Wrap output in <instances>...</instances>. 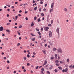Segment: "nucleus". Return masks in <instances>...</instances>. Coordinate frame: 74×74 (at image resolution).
Returning a JSON list of instances; mask_svg holds the SVG:
<instances>
[{
    "label": "nucleus",
    "mask_w": 74,
    "mask_h": 74,
    "mask_svg": "<svg viewBox=\"0 0 74 74\" xmlns=\"http://www.w3.org/2000/svg\"><path fill=\"white\" fill-rule=\"evenodd\" d=\"M23 59H24V60H26V57H24L23 58Z\"/></svg>",
    "instance_id": "obj_40"
},
{
    "label": "nucleus",
    "mask_w": 74,
    "mask_h": 74,
    "mask_svg": "<svg viewBox=\"0 0 74 74\" xmlns=\"http://www.w3.org/2000/svg\"><path fill=\"white\" fill-rule=\"evenodd\" d=\"M7 63H10V61H9V60L7 61Z\"/></svg>",
    "instance_id": "obj_43"
},
{
    "label": "nucleus",
    "mask_w": 74,
    "mask_h": 74,
    "mask_svg": "<svg viewBox=\"0 0 74 74\" xmlns=\"http://www.w3.org/2000/svg\"><path fill=\"white\" fill-rule=\"evenodd\" d=\"M66 61L67 62H69V61H70V59L69 58H68L66 59Z\"/></svg>",
    "instance_id": "obj_20"
},
{
    "label": "nucleus",
    "mask_w": 74,
    "mask_h": 74,
    "mask_svg": "<svg viewBox=\"0 0 74 74\" xmlns=\"http://www.w3.org/2000/svg\"><path fill=\"white\" fill-rule=\"evenodd\" d=\"M13 73H14V74H15V73H16V71H14Z\"/></svg>",
    "instance_id": "obj_59"
},
{
    "label": "nucleus",
    "mask_w": 74,
    "mask_h": 74,
    "mask_svg": "<svg viewBox=\"0 0 74 74\" xmlns=\"http://www.w3.org/2000/svg\"><path fill=\"white\" fill-rule=\"evenodd\" d=\"M54 71L56 73H58V69H55L54 70Z\"/></svg>",
    "instance_id": "obj_10"
},
{
    "label": "nucleus",
    "mask_w": 74,
    "mask_h": 74,
    "mask_svg": "<svg viewBox=\"0 0 74 74\" xmlns=\"http://www.w3.org/2000/svg\"><path fill=\"white\" fill-rule=\"evenodd\" d=\"M6 32H8V33H10V30H8V29H7L6 30Z\"/></svg>",
    "instance_id": "obj_22"
},
{
    "label": "nucleus",
    "mask_w": 74,
    "mask_h": 74,
    "mask_svg": "<svg viewBox=\"0 0 74 74\" xmlns=\"http://www.w3.org/2000/svg\"><path fill=\"white\" fill-rule=\"evenodd\" d=\"M51 24H52L53 23V20H51Z\"/></svg>",
    "instance_id": "obj_44"
},
{
    "label": "nucleus",
    "mask_w": 74,
    "mask_h": 74,
    "mask_svg": "<svg viewBox=\"0 0 74 74\" xmlns=\"http://www.w3.org/2000/svg\"><path fill=\"white\" fill-rule=\"evenodd\" d=\"M49 29V27H45V31H46V32H47L48 31V30Z\"/></svg>",
    "instance_id": "obj_4"
},
{
    "label": "nucleus",
    "mask_w": 74,
    "mask_h": 74,
    "mask_svg": "<svg viewBox=\"0 0 74 74\" xmlns=\"http://www.w3.org/2000/svg\"><path fill=\"white\" fill-rule=\"evenodd\" d=\"M36 3V1H35L34 0H33V3Z\"/></svg>",
    "instance_id": "obj_51"
},
{
    "label": "nucleus",
    "mask_w": 74,
    "mask_h": 74,
    "mask_svg": "<svg viewBox=\"0 0 74 74\" xmlns=\"http://www.w3.org/2000/svg\"><path fill=\"white\" fill-rule=\"evenodd\" d=\"M62 72H65V70L63 69L62 71Z\"/></svg>",
    "instance_id": "obj_52"
},
{
    "label": "nucleus",
    "mask_w": 74,
    "mask_h": 74,
    "mask_svg": "<svg viewBox=\"0 0 74 74\" xmlns=\"http://www.w3.org/2000/svg\"><path fill=\"white\" fill-rule=\"evenodd\" d=\"M4 29V28L2 26L0 27V31H3Z\"/></svg>",
    "instance_id": "obj_6"
},
{
    "label": "nucleus",
    "mask_w": 74,
    "mask_h": 74,
    "mask_svg": "<svg viewBox=\"0 0 74 74\" xmlns=\"http://www.w3.org/2000/svg\"><path fill=\"white\" fill-rule=\"evenodd\" d=\"M27 66H30V64L29 63H28L27 64Z\"/></svg>",
    "instance_id": "obj_37"
},
{
    "label": "nucleus",
    "mask_w": 74,
    "mask_h": 74,
    "mask_svg": "<svg viewBox=\"0 0 74 74\" xmlns=\"http://www.w3.org/2000/svg\"><path fill=\"white\" fill-rule=\"evenodd\" d=\"M49 43L50 45H51L52 46L53 44L51 42H49Z\"/></svg>",
    "instance_id": "obj_15"
},
{
    "label": "nucleus",
    "mask_w": 74,
    "mask_h": 74,
    "mask_svg": "<svg viewBox=\"0 0 74 74\" xmlns=\"http://www.w3.org/2000/svg\"><path fill=\"white\" fill-rule=\"evenodd\" d=\"M22 69H25V67H24V66H23L22 67Z\"/></svg>",
    "instance_id": "obj_49"
},
{
    "label": "nucleus",
    "mask_w": 74,
    "mask_h": 74,
    "mask_svg": "<svg viewBox=\"0 0 74 74\" xmlns=\"http://www.w3.org/2000/svg\"><path fill=\"white\" fill-rule=\"evenodd\" d=\"M47 4L46 3L45 5V7H47Z\"/></svg>",
    "instance_id": "obj_56"
},
{
    "label": "nucleus",
    "mask_w": 74,
    "mask_h": 74,
    "mask_svg": "<svg viewBox=\"0 0 74 74\" xmlns=\"http://www.w3.org/2000/svg\"><path fill=\"white\" fill-rule=\"evenodd\" d=\"M25 19L26 20H27H27H28V18H27V17H26L25 18Z\"/></svg>",
    "instance_id": "obj_63"
},
{
    "label": "nucleus",
    "mask_w": 74,
    "mask_h": 74,
    "mask_svg": "<svg viewBox=\"0 0 74 74\" xmlns=\"http://www.w3.org/2000/svg\"><path fill=\"white\" fill-rule=\"evenodd\" d=\"M36 31H39V29L37 28L36 29Z\"/></svg>",
    "instance_id": "obj_48"
},
{
    "label": "nucleus",
    "mask_w": 74,
    "mask_h": 74,
    "mask_svg": "<svg viewBox=\"0 0 74 74\" xmlns=\"http://www.w3.org/2000/svg\"><path fill=\"white\" fill-rule=\"evenodd\" d=\"M65 67H68V65L66 64V65H65Z\"/></svg>",
    "instance_id": "obj_42"
},
{
    "label": "nucleus",
    "mask_w": 74,
    "mask_h": 74,
    "mask_svg": "<svg viewBox=\"0 0 74 74\" xmlns=\"http://www.w3.org/2000/svg\"><path fill=\"white\" fill-rule=\"evenodd\" d=\"M39 66H36V69H38V67H39Z\"/></svg>",
    "instance_id": "obj_39"
},
{
    "label": "nucleus",
    "mask_w": 74,
    "mask_h": 74,
    "mask_svg": "<svg viewBox=\"0 0 74 74\" xmlns=\"http://www.w3.org/2000/svg\"><path fill=\"white\" fill-rule=\"evenodd\" d=\"M49 37H51L52 36V32L51 31H50L49 32Z\"/></svg>",
    "instance_id": "obj_2"
},
{
    "label": "nucleus",
    "mask_w": 74,
    "mask_h": 74,
    "mask_svg": "<svg viewBox=\"0 0 74 74\" xmlns=\"http://www.w3.org/2000/svg\"><path fill=\"white\" fill-rule=\"evenodd\" d=\"M39 11L40 12H41V8H40L39 9Z\"/></svg>",
    "instance_id": "obj_46"
},
{
    "label": "nucleus",
    "mask_w": 74,
    "mask_h": 74,
    "mask_svg": "<svg viewBox=\"0 0 74 74\" xmlns=\"http://www.w3.org/2000/svg\"><path fill=\"white\" fill-rule=\"evenodd\" d=\"M46 67L48 68V64H47L46 66Z\"/></svg>",
    "instance_id": "obj_38"
},
{
    "label": "nucleus",
    "mask_w": 74,
    "mask_h": 74,
    "mask_svg": "<svg viewBox=\"0 0 74 74\" xmlns=\"http://www.w3.org/2000/svg\"><path fill=\"white\" fill-rule=\"evenodd\" d=\"M24 53H26L27 52V51L26 50H24Z\"/></svg>",
    "instance_id": "obj_62"
},
{
    "label": "nucleus",
    "mask_w": 74,
    "mask_h": 74,
    "mask_svg": "<svg viewBox=\"0 0 74 74\" xmlns=\"http://www.w3.org/2000/svg\"><path fill=\"white\" fill-rule=\"evenodd\" d=\"M40 3L41 4H42L43 3V2H42V1H41L40 2Z\"/></svg>",
    "instance_id": "obj_45"
},
{
    "label": "nucleus",
    "mask_w": 74,
    "mask_h": 74,
    "mask_svg": "<svg viewBox=\"0 0 74 74\" xmlns=\"http://www.w3.org/2000/svg\"><path fill=\"white\" fill-rule=\"evenodd\" d=\"M56 66H59L60 65V64H56Z\"/></svg>",
    "instance_id": "obj_21"
},
{
    "label": "nucleus",
    "mask_w": 74,
    "mask_h": 74,
    "mask_svg": "<svg viewBox=\"0 0 74 74\" xmlns=\"http://www.w3.org/2000/svg\"><path fill=\"white\" fill-rule=\"evenodd\" d=\"M53 5H54V3H52L51 4V8H53Z\"/></svg>",
    "instance_id": "obj_8"
},
{
    "label": "nucleus",
    "mask_w": 74,
    "mask_h": 74,
    "mask_svg": "<svg viewBox=\"0 0 74 74\" xmlns=\"http://www.w3.org/2000/svg\"><path fill=\"white\" fill-rule=\"evenodd\" d=\"M27 58H30V55L29 54H27Z\"/></svg>",
    "instance_id": "obj_36"
},
{
    "label": "nucleus",
    "mask_w": 74,
    "mask_h": 74,
    "mask_svg": "<svg viewBox=\"0 0 74 74\" xmlns=\"http://www.w3.org/2000/svg\"><path fill=\"white\" fill-rule=\"evenodd\" d=\"M42 52L43 53L45 54H46V53H45V51H42Z\"/></svg>",
    "instance_id": "obj_30"
},
{
    "label": "nucleus",
    "mask_w": 74,
    "mask_h": 74,
    "mask_svg": "<svg viewBox=\"0 0 74 74\" xmlns=\"http://www.w3.org/2000/svg\"><path fill=\"white\" fill-rule=\"evenodd\" d=\"M22 25H20L19 27V29H20L21 28H22Z\"/></svg>",
    "instance_id": "obj_35"
},
{
    "label": "nucleus",
    "mask_w": 74,
    "mask_h": 74,
    "mask_svg": "<svg viewBox=\"0 0 74 74\" xmlns=\"http://www.w3.org/2000/svg\"><path fill=\"white\" fill-rule=\"evenodd\" d=\"M41 31H42L43 30V28H41Z\"/></svg>",
    "instance_id": "obj_57"
},
{
    "label": "nucleus",
    "mask_w": 74,
    "mask_h": 74,
    "mask_svg": "<svg viewBox=\"0 0 74 74\" xmlns=\"http://www.w3.org/2000/svg\"><path fill=\"white\" fill-rule=\"evenodd\" d=\"M28 12L27 11H25V14H27Z\"/></svg>",
    "instance_id": "obj_58"
},
{
    "label": "nucleus",
    "mask_w": 74,
    "mask_h": 74,
    "mask_svg": "<svg viewBox=\"0 0 74 74\" xmlns=\"http://www.w3.org/2000/svg\"><path fill=\"white\" fill-rule=\"evenodd\" d=\"M52 11H53V9L52 8V9H51L50 10V13H51V12H52Z\"/></svg>",
    "instance_id": "obj_19"
},
{
    "label": "nucleus",
    "mask_w": 74,
    "mask_h": 74,
    "mask_svg": "<svg viewBox=\"0 0 74 74\" xmlns=\"http://www.w3.org/2000/svg\"><path fill=\"white\" fill-rule=\"evenodd\" d=\"M18 16H15L16 20H15V21H16V20H17V19H18Z\"/></svg>",
    "instance_id": "obj_24"
},
{
    "label": "nucleus",
    "mask_w": 74,
    "mask_h": 74,
    "mask_svg": "<svg viewBox=\"0 0 74 74\" xmlns=\"http://www.w3.org/2000/svg\"><path fill=\"white\" fill-rule=\"evenodd\" d=\"M38 34L39 36H41V33L39 31L38 32Z\"/></svg>",
    "instance_id": "obj_29"
},
{
    "label": "nucleus",
    "mask_w": 74,
    "mask_h": 74,
    "mask_svg": "<svg viewBox=\"0 0 74 74\" xmlns=\"http://www.w3.org/2000/svg\"><path fill=\"white\" fill-rule=\"evenodd\" d=\"M37 5L36 3H34L33 4V6H34V5Z\"/></svg>",
    "instance_id": "obj_32"
},
{
    "label": "nucleus",
    "mask_w": 74,
    "mask_h": 74,
    "mask_svg": "<svg viewBox=\"0 0 74 74\" xmlns=\"http://www.w3.org/2000/svg\"><path fill=\"white\" fill-rule=\"evenodd\" d=\"M40 74H44V72H43V71H41V72H40Z\"/></svg>",
    "instance_id": "obj_25"
},
{
    "label": "nucleus",
    "mask_w": 74,
    "mask_h": 74,
    "mask_svg": "<svg viewBox=\"0 0 74 74\" xmlns=\"http://www.w3.org/2000/svg\"><path fill=\"white\" fill-rule=\"evenodd\" d=\"M53 59H54V57H52L51 58V60H53Z\"/></svg>",
    "instance_id": "obj_34"
},
{
    "label": "nucleus",
    "mask_w": 74,
    "mask_h": 74,
    "mask_svg": "<svg viewBox=\"0 0 74 74\" xmlns=\"http://www.w3.org/2000/svg\"><path fill=\"white\" fill-rule=\"evenodd\" d=\"M47 74H50V72H49V71H48L47 72Z\"/></svg>",
    "instance_id": "obj_54"
},
{
    "label": "nucleus",
    "mask_w": 74,
    "mask_h": 74,
    "mask_svg": "<svg viewBox=\"0 0 74 74\" xmlns=\"http://www.w3.org/2000/svg\"><path fill=\"white\" fill-rule=\"evenodd\" d=\"M68 69H67V68H66L65 69V73H66V72H67V71H68Z\"/></svg>",
    "instance_id": "obj_16"
},
{
    "label": "nucleus",
    "mask_w": 74,
    "mask_h": 74,
    "mask_svg": "<svg viewBox=\"0 0 74 74\" xmlns=\"http://www.w3.org/2000/svg\"><path fill=\"white\" fill-rule=\"evenodd\" d=\"M7 6H8V7H10V5H6Z\"/></svg>",
    "instance_id": "obj_41"
},
{
    "label": "nucleus",
    "mask_w": 74,
    "mask_h": 74,
    "mask_svg": "<svg viewBox=\"0 0 74 74\" xmlns=\"http://www.w3.org/2000/svg\"><path fill=\"white\" fill-rule=\"evenodd\" d=\"M53 67V65H52L51 66L49 67V70H52V68Z\"/></svg>",
    "instance_id": "obj_7"
},
{
    "label": "nucleus",
    "mask_w": 74,
    "mask_h": 74,
    "mask_svg": "<svg viewBox=\"0 0 74 74\" xmlns=\"http://www.w3.org/2000/svg\"><path fill=\"white\" fill-rule=\"evenodd\" d=\"M38 22H41V19L39 18L38 19Z\"/></svg>",
    "instance_id": "obj_13"
},
{
    "label": "nucleus",
    "mask_w": 74,
    "mask_h": 74,
    "mask_svg": "<svg viewBox=\"0 0 74 74\" xmlns=\"http://www.w3.org/2000/svg\"><path fill=\"white\" fill-rule=\"evenodd\" d=\"M57 52L58 53H59V52H60V53H62V49L60 48L58 49H57Z\"/></svg>",
    "instance_id": "obj_1"
},
{
    "label": "nucleus",
    "mask_w": 74,
    "mask_h": 74,
    "mask_svg": "<svg viewBox=\"0 0 74 74\" xmlns=\"http://www.w3.org/2000/svg\"><path fill=\"white\" fill-rule=\"evenodd\" d=\"M55 62L56 63H58L59 62V60H56L55 61Z\"/></svg>",
    "instance_id": "obj_26"
},
{
    "label": "nucleus",
    "mask_w": 74,
    "mask_h": 74,
    "mask_svg": "<svg viewBox=\"0 0 74 74\" xmlns=\"http://www.w3.org/2000/svg\"><path fill=\"white\" fill-rule=\"evenodd\" d=\"M47 63V61H45L44 63L42 64V66H45Z\"/></svg>",
    "instance_id": "obj_5"
},
{
    "label": "nucleus",
    "mask_w": 74,
    "mask_h": 74,
    "mask_svg": "<svg viewBox=\"0 0 74 74\" xmlns=\"http://www.w3.org/2000/svg\"><path fill=\"white\" fill-rule=\"evenodd\" d=\"M70 68H71L72 67V65H71V66H69Z\"/></svg>",
    "instance_id": "obj_53"
},
{
    "label": "nucleus",
    "mask_w": 74,
    "mask_h": 74,
    "mask_svg": "<svg viewBox=\"0 0 74 74\" xmlns=\"http://www.w3.org/2000/svg\"><path fill=\"white\" fill-rule=\"evenodd\" d=\"M55 56V59H56L57 58V54H56L54 55Z\"/></svg>",
    "instance_id": "obj_9"
},
{
    "label": "nucleus",
    "mask_w": 74,
    "mask_h": 74,
    "mask_svg": "<svg viewBox=\"0 0 74 74\" xmlns=\"http://www.w3.org/2000/svg\"><path fill=\"white\" fill-rule=\"evenodd\" d=\"M37 10V7L36 6L34 8V10Z\"/></svg>",
    "instance_id": "obj_17"
},
{
    "label": "nucleus",
    "mask_w": 74,
    "mask_h": 74,
    "mask_svg": "<svg viewBox=\"0 0 74 74\" xmlns=\"http://www.w3.org/2000/svg\"><path fill=\"white\" fill-rule=\"evenodd\" d=\"M53 51H56V50H57V49H56V48H53Z\"/></svg>",
    "instance_id": "obj_12"
},
{
    "label": "nucleus",
    "mask_w": 74,
    "mask_h": 74,
    "mask_svg": "<svg viewBox=\"0 0 74 74\" xmlns=\"http://www.w3.org/2000/svg\"><path fill=\"white\" fill-rule=\"evenodd\" d=\"M56 32L58 33V35L59 34V27H58L56 29Z\"/></svg>",
    "instance_id": "obj_3"
},
{
    "label": "nucleus",
    "mask_w": 74,
    "mask_h": 74,
    "mask_svg": "<svg viewBox=\"0 0 74 74\" xmlns=\"http://www.w3.org/2000/svg\"><path fill=\"white\" fill-rule=\"evenodd\" d=\"M7 17H9V16H10V15L8 14H7Z\"/></svg>",
    "instance_id": "obj_61"
},
{
    "label": "nucleus",
    "mask_w": 74,
    "mask_h": 74,
    "mask_svg": "<svg viewBox=\"0 0 74 74\" xmlns=\"http://www.w3.org/2000/svg\"><path fill=\"white\" fill-rule=\"evenodd\" d=\"M36 19H37V17L35 16L34 17V20L35 21V20H36Z\"/></svg>",
    "instance_id": "obj_28"
},
{
    "label": "nucleus",
    "mask_w": 74,
    "mask_h": 74,
    "mask_svg": "<svg viewBox=\"0 0 74 74\" xmlns=\"http://www.w3.org/2000/svg\"><path fill=\"white\" fill-rule=\"evenodd\" d=\"M18 35H21V34L20 33V32H18Z\"/></svg>",
    "instance_id": "obj_64"
},
{
    "label": "nucleus",
    "mask_w": 74,
    "mask_h": 74,
    "mask_svg": "<svg viewBox=\"0 0 74 74\" xmlns=\"http://www.w3.org/2000/svg\"><path fill=\"white\" fill-rule=\"evenodd\" d=\"M45 47H47V44H45Z\"/></svg>",
    "instance_id": "obj_60"
},
{
    "label": "nucleus",
    "mask_w": 74,
    "mask_h": 74,
    "mask_svg": "<svg viewBox=\"0 0 74 74\" xmlns=\"http://www.w3.org/2000/svg\"><path fill=\"white\" fill-rule=\"evenodd\" d=\"M48 26H50V27H51L52 26V25H51V24H49L48 25Z\"/></svg>",
    "instance_id": "obj_27"
},
{
    "label": "nucleus",
    "mask_w": 74,
    "mask_h": 74,
    "mask_svg": "<svg viewBox=\"0 0 74 74\" xmlns=\"http://www.w3.org/2000/svg\"><path fill=\"white\" fill-rule=\"evenodd\" d=\"M58 68L60 70H62V68L61 66H58Z\"/></svg>",
    "instance_id": "obj_11"
},
{
    "label": "nucleus",
    "mask_w": 74,
    "mask_h": 74,
    "mask_svg": "<svg viewBox=\"0 0 74 74\" xmlns=\"http://www.w3.org/2000/svg\"><path fill=\"white\" fill-rule=\"evenodd\" d=\"M7 11H10V9H8L7 10Z\"/></svg>",
    "instance_id": "obj_55"
},
{
    "label": "nucleus",
    "mask_w": 74,
    "mask_h": 74,
    "mask_svg": "<svg viewBox=\"0 0 74 74\" xmlns=\"http://www.w3.org/2000/svg\"><path fill=\"white\" fill-rule=\"evenodd\" d=\"M34 26V23H33V22L31 25V27H32V26Z\"/></svg>",
    "instance_id": "obj_18"
},
{
    "label": "nucleus",
    "mask_w": 74,
    "mask_h": 74,
    "mask_svg": "<svg viewBox=\"0 0 74 74\" xmlns=\"http://www.w3.org/2000/svg\"><path fill=\"white\" fill-rule=\"evenodd\" d=\"M64 11H66H66H67V9L66 8H64Z\"/></svg>",
    "instance_id": "obj_23"
},
{
    "label": "nucleus",
    "mask_w": 74,
    "mask_h": 74,
    "mask_svg": "<svg viewBox=\"0 0 74 74\" xmlns=\"http://www.w3.org/2000/svg\"><path fill=\"white\" fill-rule=\"evenodd\" d=\"M22 12V10H20L19 11V12L20 13H21V12Z\"/></svg>",
    "instance_id": "obj_47"
},
{
    "label": "nucleus",
    "mask_w": 74,
    "mask_h": 74,
    "mask_svg": "<svg viewBox=\"0 0 74 74\" xmlns=\"http://www.w3.org/2000/svg\"><path fill=\"white\" fill-rule=\"evenodd\" d=\"M41 70H42V71H44V69L42 68L41 69Z\"/></svg>",
    "instance_id": "obj_31"
},
{
    "label": "nucleus",
    "mask_w": 74,
    "mask_h": 74,
    "mask_svg": "<svg viewBox=\"0 0 74 74\" xmlns=\"http://www.w3.org/2000/svg\"><path fill=\"white\" fill-rule=\"evenodd\" d=\"M31 40L32 41H35V40H36V39L35 38H32L31 39Z\"/></svg>",
    "instance_id": "obj_14"
},
{
    "label": "nucleus",
    "mask_w": 74,
    "mask_h": 74,
    "mask_svg": "<svg viewBox=\"0 0 74 74\" xmlns=\"http://www.w3.org/2000/svg\"><path fill=\"white\" fill-rule=\"evenodd\" d=\"M41 15L42 16H44V13H42L41 14Z\"/></svg>",
    "instance_id": "obj_33"
},
{
    "label": "nucleus",
    "mask_w": 74,
    "mask_h": 74,
    "mask_svg": "<svg viewBox=\"0 0 74 74\" xmlns=\"http://www.w3.org/2000/svg\"><path fill=\"white\" fill-rule=\"evenodd\" d=\"M20 45V43H18L17 44V47H18V46H19V45Z\"/></svg>",
    "instance_id": "obj_50"
}]
</instances>
